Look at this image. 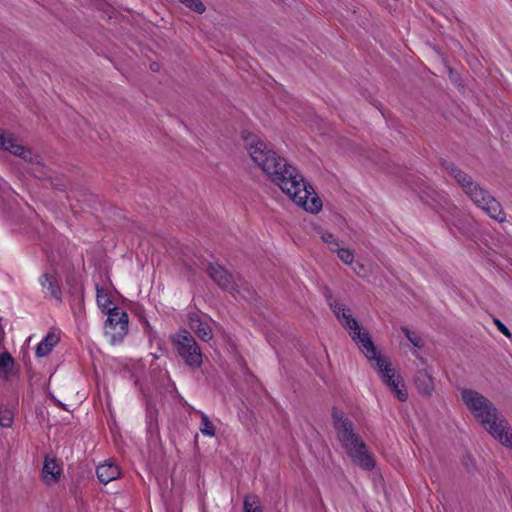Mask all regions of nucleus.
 I'll return each instance as SVG.
<instances>
[{"label": "nucleus", "mask_w": 512, "mask_h": 512, "mask_svg": "<svg viewBox=\"0 0 512 512\" xmlns=\"http://www.w3.org/2000/svg\"><path fill=\"white\" fill-rule=\"evenodd\" d=\"M157 68H158V64H157V63H153V64H151V69H152L153 71H156V70H157Z\"/></svg>", "instance_id": "7c9ffc66"}, {"label": "nucleus", "mask_w": 512, "mask_h": 512, "mask_svg": "<svg viewBox=\"0 0 512 512\" xmlns=\"http://www.w3.org/2000/svg\"><path fill=\"white\" fill-rule=\"evenodd\" d=\"M189 326L203 341H209L212 338V331L207 323L202 322L197 315L189 317Z\"/></svg>", "instance_id": "dca6fc26"}, {"label": "nucleus", "mask_w": 512, "mask_h": 512, "mask_svg": "<svg viewBox=\"0 0 512 512\" xmlns=\"http://www.w3.org/2000/svg\"><path fill=\"white\" fill-rule=\"evenodd\" d=\"M128 314L119 307H113L108 314L104 330L106 338L112 343L120 342L128 332Z\"/></svg>", "instance_id": "0eeeda50"}, {"label": "nucleus", "mask_w": 512, "mask_h": 512, "mask_svg": "<svg viewBox=\"0 0 512 512\" xmlns=\"http://www.w3.org/2000/svg\"><path fill=\"white\" fill-rule=\"evenodd\" d=\"M209 275L212 280L223 290L235 295L240 294L232 276L222 266L218 264H210L208 269Z\"/></svg>", "instance_id": "1a4fd4ad"}, {"label": "nucleus", "mask_w": 512, "mask_h": 512, "mask_svg": "<svg viewBox=\"0 0 512 512\" xmlns=\"http://www.w3.org/2000/svg\"><path fill=\"white\" fill-rule=\"evenodd\" d=\"M318 355H319V358H317V360L321 363V366L320 367L313 366V368L315 369L316 373L322 377V374L324 371L323 365L329 363V357H328V354H318Z\"/></svg>", "instance_id": "bb28decb"}, {"label": "nucleus", "mask_w": 512, "mask_h": 512, "mask_svg": "<svg viewBox=\"0 0 512 512\" xmlns=\"http://www.w3.org/2000/svg\"><path fill=\"white\" fill-rule=\"evenodd\" d=\"M250 157L269 179L276 184L295 204L310 213L322 209V201L314 188L304 180L295 167L271 150L257 136L245 138Z\"/></svg>", "instance_id": "f257e3e1"}, {"label": "nucleus", "mask_w": 512, "mask_h": 512, "mask_svg": "<svg viewBox=\"0 0 512 512\" xmlns=\"http://www.w3.org/2000/svg\"><path fill=\"white\" fill-rule=\"evenodd\" d=\"M360 269H363V265L362 264H359L357 263L355 267H353V270L358 274L360 275Z\"/></svg>", "instance_id": "c756f323"}, {"label": "nucleus", "mask_w": 512, "mask_h": 512, "mask_svg": "<svg viewBox=\"0 0 512 512\" xmlns=\"http://www.w3.org/2000/svg\"><path fill=\"white\" fill-rule=\"evenodd\" d=\"M13 423V413L8 408L0 407V426L8 428Z\"/></svg>", "instance_id": "b1692460"}, {"label": "nucleus", "mask_w": 512, "mask_h": 512, "mask_svg": "<svg viewBox=\"0 0 512 512\" xmlns=\"http://www.w3.org/2000/svg\"><path fill=\"white\" fill-rule=\"evenodd\" d=\"M495 324L497 326V328L499 329V331H501L505 336H510V332L508 330V328L498 319H495Z\"/></svg>", "instance_id": "cd10ccee"}, {"label": "nucleus", "mask_w": 512, "mask_h": 512, "mask_svg": "<svg viewBox=\"0 0 512 512\" xmlns=\"http://www.w3.org/2000/svg\"><path fill=\"white\" fill-rule=\"evenodd\" d=\"M96 301L101 311L107 314H109L110 311H112V301L110 300V297L108 296L106 291L99 285H96Z\"/></svg>", "instance_id": "a211bd4d"}, {"label": "nucleus", "mask_w": 512, "mask_h": 512, "mask_svg": "<svg viewBox=\"0 0 512 512\" xmlns=\"http://www.w3.org/2000/svg\"><path fill=\"white\" fill-rule=\"evenodd\" d=\"M61 475V468L54 458L45 457L42 478L47 485L56 484Z\"/></svg>", "instance_id": "ddd939ff"}, {"label": "nucleus", "mask_w": 512, "mask_h": 512, "mask_svg": "<svg viewBox=\"0 0 512 512\" xmlns=\"http://www.w3.org/2000/svg\"><path fill=\"white\" fill-rule=\"evenodd\" d=\"M185 364L192 368L199 367L203 361V354H180Z\"/></svg>", "instance_id": "5701e85b"}, {"label": "nucleus", "mask_w": 512, "mask_h": 512, "mask_svg": "<svg viewBox=\"0 0 512 512\" xmlns=\"http://www.w3.org/2000/svg\"><path fill=\"white\" fill-rule=\"evenodd\" d=\"M447 170L463 188L466 195L489 217L497 220L498 222H503L505 220V213L502 210L501 204L486 190L473 182L468 174L464 173L454 165L448 166Z\"/></svg>", "instance_id": "20e7f679"}, {"label": "nucleus", "mask_w": 512, "mask_h": 512, "mask_svg": "<svg viewBox=\"0 0 512 512\" xmlns=\"http://www.w3.org/2000/svg\"><path fill=\"white\" fill-rule=\"evenodd\" d=\"M402 332L410 343L417 349L425 348V339L416 331H411L407 327H402Z\"/></svg>", "instance_id": "aec40b11"}, {"label": "nucleus", "mask_w": 512, "mask_h": 512, "mask_svg": "<svg viewBox=\"0 0 512 512\" xmlns=\"http://www.w3.org/2000/svg\"><path fill=\"white\" fill-rule=\"evenodd\" d=\"M360 269H363V265L362 264H359L357 263L355 267H353V270L358 274L360 275Z\"/></svg>", "instance_id": "c85d7f7f"}, {"label": "nucleus", "mask_w": 512, "mask_h": 512, "mask_svg": "<svg viewBox=\"0 0 512 512\" xmlns=\"http://www.w3.org/2000/svg\"><path fill=\"white\" fill-rule=\"evenodd\" d=\"M96 474L101 483L108 484L119 477L120 469L114 463H103L97 466Z\"/></svg>", "instance_id": "4468645a"}, {"label": "nucleus", "mask_w": 512, "mask_h": 512, "mask_svg": "<svg viewBox=\"0 0 512 512\" xmlns=\"http://www.w3.org/2000/svg\"><path fill=\"white\" fill-rule=\"evenodd\" d=\"M197 413L200 414L201 417V423H200V431L203 435L213 437L216 433V428L214 424L211 422L209 417L202 411H197Z\"/></svg>", "instance_id": "6ab92c4d"}, {"label": "nucleus", "mask_w": 512, "mask_h": 512, "mask_svg": "<svg viewBox=\"0 0 512 512\" xmlns=\"http://www.w3.org/2000/svg\"><path fill=\"white\" fill-rule=\"evenodd\" d=\"M244 512H262L261 507L258 505L256 497L247 496L244 499Z\"/></svg>", "instance_id": "393cba45"}, {"label": "nucleus", "mask_w": 512, "mask_h": 512, "mask_svg": "<svg viewBox=\"0 0 512 512\" xmlns=\"http://www.w3.org/2000/svg\"><path fill=\"white\" fill-rule=\"evenodd\" d=\"M414 364L416 366L415 384L417 389L424 395H431L434 390V383L428 369L427 360L421 354H418Z\"/></svg>", "instance_id": "6e6552de"}, {"label": "nucleus", "mask_w": 512, "mask_h": 512, "mask_svg": "<svg viewBox=\"0 0 512 512\" xmlns=\"http://www.w3.org/2000/svg\"><path fill=\"white\" fill-rule=\"evenodd\" d=\"M334 252L337 253L340 260L345 264H352L354 261V252L348 248L338 247Z\"/></svg>", "instance_id": "4be33fe9"}, {"label": "nucleus", "mask_w": 512, "mask_h": 512, "mask_svg": "<svg viewBox=\"0 0 512 512\" xmlns=\"http://www.w3.org/2000/svg\"><path fill=\"white\" fill-rule=\"evenodd\" d=\"M0 149L9 151L10 153L21 157L25 161H30L32 159V153L30 150L22 146L11 134H5L2 131H0Z\"/></svg>", "instance_id": "9b49d317"}, {"label": "nucleus", "mask_w": 512, "mask_h": 512, "mask_svg": "<svg viewBox=\"0 0 512 512\" xmlns=\"http://www.w3.org/2000/svg\"><path fill=\"white\" fill-rule=\"evenodd\" d=\"M61 331L57 328H51L46 336L37 344L35 352H51L60 342Z\"/></svg>", "instance_id": "2eb2a0df"}, {"label": "nucleus", "mask_w": 512, "mask_h": 512, "mask_svg": "<svg viewBox=\"0 0 512 512\" xmlns=\"http://www.w3.org/2000/svg\"><path fill=\"white\" fill-rule=\"evenodd\" d=\"M182 4L192 9L193 11L202 14L205 11V6L201 0H179Z\"/></svg>", "instance_id": "a878e982"}, {"label": "nucleus", "mask_w": 512, "mask_h": 512, "mask_svg": "<svg viewBox=\"0 0 512 512\" xmlns=\"http://www.w3.org/2000/svg\"><path fill=\"white\" fill-rule=\"evenodd\" d=\"M307 361L310 363L311 366H313V362H312L313 360L312 359L308 358Z\"/></svg>", "instance_id": "2f4dec72"}, {"label": "nucleus", "mask_w": 512, "mask_h": 512, "mask_svg": "<svg viewBox=\"0 0 512 512\" xmlns=\"http://www.w3.org/2000/svg\"><path fill=\"white\" fill-rule=\"evenodd\" d=\"M39 284L42 287L45 298H51L58 302L62 301L60 277L55 272H45L39 277Z\"/></svg>", "instance_id": "9d476101"}, {"label": "nucleus", "mask_w": 512, "mask_h": 512, "mask_svg": "<svg viewBox=\"0 0 512 512\" xmlns=\"http://www.w3.org/2000/svg\"><path fill=\"white\" fill-rule=\"evenodd\" d=\"M14 372L15 366L11 354H0V377L7 380Z\"/></svg>", "instance_id": "f3484780"}, {"label": "nucleus", "mask_w": 512, "mask_h": 512, "mask_svg": "<svg viewBox=\"0 0 512 512\" xmlns=\"http://www.w3.org/2000/svg\"><path fill=\"white\" fill-rule=\"evenodd\" d=\"M461 398L483 428L502 445L512 447V429L494 404L479 392L462 389Z\"/></svg>", "instance_id": "f03ea898"}, {"label": "nucleus", "mask_w": 512, "mask_h": 512, "mask_svg": "<svg viewBox=\"0 0 512 512\" xmlns=\"http://www.w3.org/2000/svg\"><path fill=\"white\" fill-rule=\"evenodd\" d=\"M332 424L336 437L351 460L364 470L375 466L372 454L354 429L353 422L338 408L332 410Z\"/></svg>", "instance_id": "7ed1b4c3"}, {"label": "nucleus", "mask_w": 512, "mask_h": 512, "mask_svg": "<svg viewBox=\"0 0 512 512\" xmlns=\"http://www.w3.org/2000/svg\"><path fill=\"white\" fill-rule=\"evenodd\" d=\"M321 239L325 244H327L328 248L333 252L340 246V240L330 232H322Z\"/></svg>", "instance_id": "412c9836"}, {"label": "nucleus", "mask_w": 512, "mask_h": 512, "mask_svg": "<svg viewBox=\"0 0 512 512\" xmlns=\"http://www.w3.org/2000/svg\"><path fill=\"white\" fill-rule=\"evenodd\" d=\"M170 339L178 352H198L199 350L195 339L186 329H180L171 335Z\"/></svg>", "instance_id": "f8f14e48"}, {"label": "nucleus", "mask_w": 512, "mask_h": 512, "mask_svg": "<svg viewBox=\"0 0 512 512\" xmlns=\"http://www.w3.org/2000/svg\"><path fill=\"white\" fill-rule=\"evenodd\" d=\"M329 306L338 321L348 332L353 341L366 352H376L370 334L362 330L358 321L351 315L350 309L337 301H330Z\"/></svg>", "instance_id": "39448f33"}, {"label": "nucleus", "mask_w": 512, "mask_h": 512, "mask_svg": "<svg viewBox=\"0 0 512 512\" xmlns=\"http://www.w3.org/2000/svg\"><path fill=\"white\" fill-rule=\"evenodd\" d=\"M370 365L377 371L380 379L404 402L408 398L402 377L392 366L386 354H366Z\"/></svg>", "instance_id": "423d86ee"}]
</instances>
